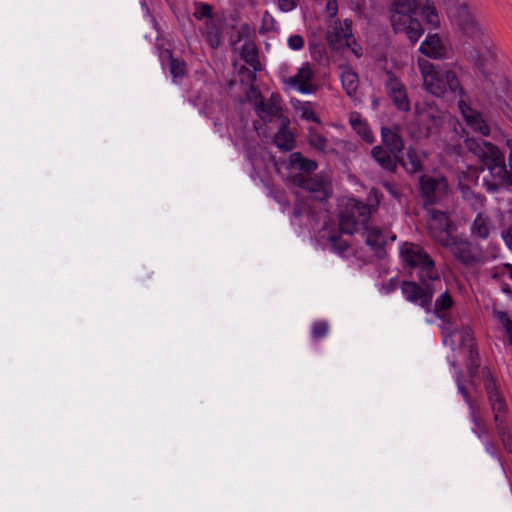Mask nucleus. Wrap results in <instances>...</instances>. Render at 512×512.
I'll return each instance as SVG.
<instances>
[{
	"mask_svg": "<svg viewBox=\"0 0 512 512\" xmlns=\"http://www.w3.org/2000/svg\"><path fill=\"white\" fill-rule=\"evenodd\" d=\"M467 145L489 171V176L484 179L488 192L512 186V175L506 168L503 154L495 145L484 140H471Z\"/></svg>",
	"mask_w": 512,
	"mask_h": 512,
	"instance_id": "obj_1",
	"label": "nucleus"
},
{
	"mask_svg": "<svg viewBox=\"0 0 512 512\" xmlns=\"http://www.w3.org/2000/svg\"><path fill=\"white\" fill-rule=\"evenodd\" d=\"M399 256L404 268L411 274L415 273L422 283L439 281L440 276L435 261L419 244L403 242L399 246Z\"/></svg>",
	"mask_w": 512,
	"mask_h": 512,
	"instance_id": "obj_2",
	"label": "nucleus"
},
{
	"mask_svg": "<svg viewBox=\"0 0 512 512\" xmlns=\"http://www.w3.org/2000/svg\"><path fill=\"white\" fill-rule=\"evenodd\" d=\"M419 70L423 79L424 88L437 97L451 91L461 90L457 75L449 69H439L426 59L418 60Z\"/></svg>",
	"mask_w": 512,
	"mask_h": 512,
	"instance_id": "obj_3",
	"label": "nucleus"
},
{
	"mask_svg": "<svg viewBox=\"0 0 512 512\" xmlns=\"http://www.w3.org/2000/svg\"><path fill=\"white\" fill-rule=\"evenodd\" d=\"M417 0H393L391 23L397 32H405L407 37L416 42L423 34L420 22L413 17Z\"/></svg>",
	"mask_w": 512,
	"mask_h": 512,
	"instance_id": "obj_4",
	"label": "nucleus"
},
{
	"mask_svg": "<svg viewBox=\"0 0 512 512\" xmlns=\"http://www.w3.org/2000/svg\"><path fill=\"white\" fill-rule=\"evenodd\" d=\"M444 342L447 344L449 339V345L452 349L457 347L462 348L469 359L470 369L478 367L477 362V350L475 349L473 332L469 327H463L460 330L453 326L452 323L447 322L443 328Z\"/></svg>",
	"mask_w": 512,
	"mask_h": 512,
	"instance_id": "obj_5",
	"label": "nucleus"
},
{
	"mask_svg": "<svg viewBox=\"0 0 512 512\" xmlns=\"http://www.w3.org/2000/svg\"><path fill=\"white\" fill-rule=\"evenodd\" d=\"M371 211L369 206L351 199L340 216V230L343 233L352 234L359 226H366Z\"/></svg>",
	"mask_w": 512,
	"mask_h": 512,
	"instance_id": "obj_6",
	"label": "nucleus"
},
{
	"mask_svg": "<svg viewBox=\"0 0 512 512\" xmlns=\"http://www.w3.org/2000/svg\"><path fill=\"white\" fill-rule=\"evenodd\" d=\"M443 247L457 260L469 267L480 264L484 259L483 252L478 246L455 235Z\"/></svg>",
	"mask_w": 512,
	"mask_h": 512,
	"instance_id": "obj_7",
	"label": "nucleus"
},
{
	"mask_svg": "<svg viewBox=\"0 0 512 512\" xmlns=\"http://www.w3.org/2000/svg\"><path fill=\"white\" fill-rule=\"evenodd\" d=\"M452 21L467 36L476 38L481 34V24L477 14L466 3L456 5L450 12Z\"/></svg>",
	"mask_w": 512,
	"mask_h": 512,
	"instance_id": "obj_8",
	"label": "nucleus"
},
{
	"mask_svg": "<svg viewBox=\"0 0 512 512\" xmlns=\"http://www.w3.org/2000/svg\"><path fill=\"white\" fill-rule=\"evenodd\" d=\"M420 190L425 202L428 204L444 200L451 192L445 177L430 175L420 177Z\"/></svg>",
	"mask_w": 512,
	"mask_h": 512,
	"instance_id": "obj_9",
	"label": "nucleus"
},
{
	"mask_svg": "<svg viewBox=\"0 0 512 512\" xmlns=\"http://www.w3.org/2000/svg\"><path fill=\"white\" fill-rule=\"evenodd\" d=\"M401 291L405 299L415 305H418L426 312H430L434 288L431 285L423 283V286L414 281H404L401 284Z\"/></svg>",
	"mask_w": 512,
	"mask_h": 512,
	"instance_id": "obj_10",
	"label": "nucleus"
},
{
	"mask_svg": "<svg viewBox=\"0 0 512 512\" xmlns=\"http://www.w3.org/2000/svg\"><path fill=\"white\" fill-rule=\"evenodd\" d=\"M314 71L309 63H303L295 75L284 77L283 84L286 89L298 91L301 94L316 92Z\"/></svg>",
	"mask_w": 512,
	"mask_h": 512,
	"instance_id": "obj_11",
	"label": "nucleus"
},
{
	"mask_svg": "<svg viewBox=\"0 0 512 512\" xmlns=\"http://www.w3.org/2000/svg\"><path fill=\"white\" fill-rule=\"evenodd\" d=\"M428 230L430 236L443 246L454 235L451 232V221L446 213L428 209Z\"/></svg>",
	"mask_w": 512,
	"mask_h": 512,
	"instance_id": "obj_12",
	"label": "nucleus"
},
{
	"mask_svg": "<svg viewBox=\"0 0 512 512\" xmlns=\"http://www.w3.org/2000/svg\"><path fill=\"white\" fill-rule=\"evenodd\" d=\"M327 41L333 49L350 47L354 43L352 21L349 19H345L343 22L335 20L327 32Z\"/></svg>",
	"mask_w": 512,
	"mask_h": 512,
	"instance_id": "obj_13",
	"label": "nucleus"
},
{
	"mask_svg": "<svg viewBox=\"0 0 512 512\" xmlns=\"http://www.w3.org/2000/svg\"><path fill=\"white\" fill-rule=\"evenodd\" d=\"M480 171L473 166H467L458 173V187L466 200H475L476 204H482V198L475 195L472 188L477 184Z\"/></svg>",
	"mask_w": 512,
	"mask_h": 512,
	"instance_id": "obj_14",
	"label": "nucleus"
},
{
	"mask_svg": "<svg viewBox=\"0 0 512 512\" xmlns=\"http://www.w3.org/2000/svg\"><path fill=\"white\" fill-rule=\"evenodd\" d=\"M386 90L399 110L408 111L410 102L405 86L392 74H387Z\"/></svg>",
	"mask_w": 512,
	"mask_h": 512,
	"instance_id": "obj_15",
	"label": "nucleus"
},
{
	"mask_svg": "<svg viewBox=\"0 0 512 512\" xmlns=\"http://www.w3.org/2000/svg\"><path fill=\"white\" fill-rule=\"evenodd\" d=\"M298 185L313 194L319 201L327 199L331 193L329 182L320 176L300 178Z\"/></svg>",
	"mask_w": 512,
	"mask_h": 512,
	"instance_id": "obj_16",
	"label": "nucleus"
},
{
	"mask_svg": "<svg viewBox=\"0 0 512 512\" xmlns=\"http://www.w3.org/2000/svg\"><path fill=\"white\" fill-rule=\"evenodd\" d=\"M416 113L419 123L425 125V135H428L433 127L438 126L442 118V112L430 103L416 106Z\"/></svg>",
	"mask_w": 512,
	"mask_h": 512,
	"instance_id": "obj_17",
	"label": "nucleus"
},
{
	"mask_svg": "<svg viewBox=\"0 0 512 512\" xmlns=\"http://www.w3.org/2000/svg\"><path fill=\"white\" fill-rule=\"evenodd\" d=\"M419 50L429 58L439 59L446 55L447 46L438 34H430L421 43Z\"/></svg>",
	"mask_w": 512,
	"mask_h": 512,
	"instance_id": "obj_18",
	"label": "nucleus"
},
{
	"mask_svg": "<svg viewBox=\"0 0 512 512\" xmlns=\"http://www.w3.org/2000/svg\"><path fill=\"white\" fill-rule=\"evenodd\" d=\"M458 105L464 119L473 130L479 132L483 136L489 134V127L479 113L472 110L462 100L459 101Z\"/></svg>",
	"mask_w": 512,
	"mask_h": 512,
	"instance_id": "obj_19",
	"label": "nucleus"
},
{
	"mask_svg": "<svg viewBox=\"0 0 512 512\" xmlns=\"http://www.w3.org/2000/svg\"><path fill=\"white\" fill-rule=\"evenodd\" d=\"M364 236H365L367 245L370 246L371 249L378 256H382L383 247L387 241L386 233L381 231L377 227L366 225L364 227Z\"/></svg>",
	"mask_w": 512,
	"mask_h": 512,
	"instance_id": "obj_20",
	"label": "nucleus"
},
{
	"mask_svg": "<svg viewBox=\"0 0 512 512\" xmlns=\"http://www.w3.org/2000/svg\"><path fill=\"white\" fill-rule=\"evenodd\" d=\"M381 136L382 142L389 148L394 157L399 158L404 148V142L397 128L383 127L381 129Z\"/></svg>",
	"mask_w": 512,
	"mask_h": 512,
	"instance_id": "obj_21",
	"label": "nucleus"
},
{
	"mask_svg": "<svg viewBox=\"0 0 512 512\" xmlns=\"http://www.w3.org/2000/svg\"><path fill=\"white\" fill-rule=\"evenodd\" d=\"M340 69V79L342 87L346 94L350 97H355L359 87L358 74L349 65H342Z\"/></svg>",
	"mask_w": 512,
	"mask_h": 512,
	"instance_id": "obj_22",
	"label": "nucleus"
},
{
	"mask_svg": "<svg viewBox=\"0 0 512 512\" xmlns=\"http://www.w3.org/2000/svg\"><path fill=\"white\" fill-rule=\"evenodd\" d=\"M425 158L424 151L410 147L406 152V158L401 160V164L408 173L414 174L422 171V163Z\"/></svg>",
	"mask_w": 512,
	"mask_h": 512,
	"instance_id": "obj_23",
	"label": "nucleus"
},
{
	"mask_svg": "<svg viewBox=\"0 0 512 512\" xmlns=\"http://www.w3.org/2000/svg\"><path fill=\"white\" fill-rule=\"evenodd\" d=\"M373 159L385 170L394 172L397 168V159L381 146H375L371 150Z\"/></svg>",
	"mask_w": 512,
	"mask_h": 512,
	"instance_id": "obj_24",
	"label": "nucleus"
},
{
	"mask_svg": "<svg viewBox=\"0 0 512 512\" xmlns=\"http://www.w3.org/2000/svg\"><path fill=\"white\" fill-rule=\"evenodd\" d=\"M485 387L493 411L502 412L505 408V404L498 393L495 380L489 372L487 373V378L485 380Z\"/></svg>",
	"mask_w": 512,
	"mask_h": 512,
	"instance_id": "obj_25",
	"label": "nucleus"
},
{
	"mask_svg": "<svg viewBox=\"0 0 512 512\" xmlns=\"http://www.w3.org/2000/svg\"><path fill=\"white\" fill-rule=\"evenodd\" d=\"M492 227L493 225L490 218L479 213L471 225V233L475 237L487 239Z\"/></svg>",
	"mask_w": 512,
	"mask_h": 512,
	"instance_id": "obj_26",
	"label": "nucleus"
},
{
	"mask_svg": "<svg viewBox=\"0 0 512 512\" xmlns=\"http://www.w3.org/2000/svg\"><path fill=\"white\" fill-rule=\"evenodd\" d=\"M291 104L302 120L320 123V119L315 114L311 102L294 99L291 101Z\"/></svg>",
	"mask_w": 512,
	"mask_h": 512,
	"instance_id": "obj_27",
	"label": "nucleus"
},
{
	"mask_svg": "<svg viewBox=\"0 0 512 512\" xmlns=\"http://www.w3.org/2000/svg\"><path fill=\"white\" fill-rule=\"evenodd\" d=\"M276 146L284 151H290L294 148V136L288 130V126L284 124L274 137Z\"/></svg>",
	"mask_w": 512,
	"mask_h": 512,
	"instance_id": "obj_28",
	"label": "nucleus"
},
{
	"mask_svg": "<svg viewBox=\"0 0 512 512\" xmlns=\"http://www.w3.org/2000/svg\"><path fill=\"white\" fill-rule=\"evenodd\" d=\"M492 314L494 318L500 324H502L507 334V343L509 346L512 347V321L509 318L508 314L505 311L499 309L496 305L493 306Z\"/></svg>",
	"mask_w": 512,
	"mask_h": 512,
	"instance_id": "obj_29",
	"label": "nucleus"
},
{
	"mask_svg": "<svg viewBox=\"0 0 512 512\" xmlns=\"http://www.w3.org/2000/svg\"><path fill=\"white\" fill-rule=\"evenodd\" d=\"M289 161L292 167L305 172H312L317 168L315 161L304 158L300 153H292L289 157Z\"/></svg>",
	"mask_w": 512,
	"mask_h": 512,
	"instance_id": "obj_30",
	"label": "nucleus"
},
{
	"mask_svg": "<svg viewBox=\"0 0 512 512\" xmlns=\"http://www.w3.org/2000/svg\"><path fill=\"white\" fill-rule=\"evenodd\" d=\"M421 15L424 17L426 22L434 28L439 27L440 18L438 12L432 2L427 0L421 9Z\"/></svg>",
	"mask_w": 512,
	"mask_h": 512,
	"instance_id": "obj_31",
	"label": "nucleus"
},
{
	"mask_svg": "<svg viewBox=\"0 0 512 512\" xmlns=\"http://www.w3.org/2000/svg\"><path fill=\"white\" fill-rule=\"evenodd\" d=\"M350 122L353 129L361 136L363 140H365L367 143L373 142L372 132L365 121L360 119L358 116H352Z\"/></svg>",
	"mask_w": 512,
	"mask_h": 512,
	"instance_id": "obj_32",
	"label": "nucleus"
},
{
	"mask_svg": "<svg viewBox=\"0 0 512 512\" xmlns=\"http://www.w3.org/2000/svg\"><path fill=\"white\" fill-rule=\"evenodd\" d=\"M241 56L247 64L253 67L254 70L259 69V61L257 59V51L253 43L248 42L242 46Z\"/></svg>",
	"mask_w": 512,
	"mask_h": 512,
	"instance_id": "obj_33",
	"label": "nucleus"
},
{
	"mask_svg": "<svg viewBox=\"0 0 512 512\" xmlns=\"http://www.w3.org/2000/svg\"><path fill=\"white\" fill-rule=\"evenodd\" d=\"M489 272L494 279L501 281L512 280V265L510 264L495 266Z\"/></svg>",
	"mask_w": 512,
	"mask_h": 512,
	"instance_id": "obj_34",
	"label": "nucleus"
},
{
	"mask_svg": "<svg viewBox=\"0 0 512 512\" xmlns=\"http://www.w3.org/2000/svg\"><path fill=\"white\" fill-rule=\"evenodd\" d=\"M453 305V300L450 294L446 291L442 293L435 301L434 311L436 314L450 309Z\"/></svg>",
	"mask_w": 512,
	"mask_h": 512,
	"instance_id": "obj_35",
	"label": "nucleus"
},
{
	"mask_svg": "<svg viewBox=\"0 0 512 512\" xmlns=\"http://www.w3.org/2000/svg\"><path fill=\"white\" fill-rule=\"evenodd\" d=\"M309 143L311 146H313L315 149L319 151H326L327 139L320 133L316 132L315 130L309 131Z\"/></svg>",
	"mask_w": 512,
	"mask_h": 512,
	"instance_id": "obj_36",
	"label": "nucleus"
},
{
	"mask_svg": "<svg viewBox=\"0 0 512 512\" xmlns=\"http://www.w3.org/2000/svg\"><path fill=\"white\" fill-rule=\"evenodd\" d=\"M170 72L174 81L182 78L186 72V66L183 61L178 59H171L170 62Z\"/></svg>",
	"mask_w": 512,
	"mask_h": 512,
	"instance_id": "obj_37",
	"label": "nucleus"
},
{
	"mask_svg": "<svg viewBox=\"0 0 512 512\" xmlns=\"http://www.w3.org/2000/svg\"><path fill=\"white\" fill-rule=\"evenodd\" d=\"M278 110L279 108L274 104H265L263 102H260L257 105V112L263 119H265L266 117L274 116L275 114L278 113Z\"/></svg>",
	"mask_w": 512,
	"mask_h": 512,
	"instance_id": "obj_38",
	"label": "nucleus"
},
{
	"mask_svg": "<svg viewBox=\"0 0 512 512\" xmlns=\"http://www.w3.org/2000/svg\"><path fill=\"white\" fill-rule=\"evenodd\" d=\"M318 5L324 6L325 13L333 18L338 13V3L337 0H315Z\"/></svg>",
	"mask_w": 512,
	"mask_h": 512,
	"instance_id": "obj_39",
	"label": "nucleus"
},
{
	"mask_svg": "<svg viewBox=\"0 0 512 512\" xmlns=\"http://www.w3.org/2000/svg\"><path fill=\"white\" fill-rule=\"evenodd\" d=\"M329 325L325 321H317L312 326V337L314 339H320L327 335Z\"/></svg>",
	"mask_w": 512,
	"mask_h": 512,
	"instance_id": "obj_40",
	"label": "nucleus"
},
{
	"mask_svg": "<svg viewBox=\"0 0 512 512\" xmlns=\"http://www.w3.org/2000/svg\"><path fill=\"white\" fill-rule=\"evenodd\" d=\"M212 13V7L209 4L199 3L196 5L194 16L202 20L204 18H209Z\"/></svg>",
	"mask_w": 512,
	"mask_h": 512,
	"instance_id": "obj_41",
	"label": "nucleus"
},
{
	"mask_svg": "<svg viewBox=\"0 0 512 512\" xmlns=\"http://www.w3.org/2000/svg\"><path fill=\"white\" fill-rule=\"evenodd\" d=\"M329 241H330L332 247L339 253L344 252L348 247V243L346 241L342 240V238L336 234L330 235Z\"/></svg>",
	"mask_w": 512,
	"mask_h": 512,
	"instance_id": "obj_42",
	"label": "nucleus"
},
{
	"mask_svg": "<svg viewBox=\"0 0 512 512\" xmlns=\"http://www.w3.org/2000/svg\"><path fill=\"white\" fill-rule=\"evenodd\" d=\"M304 38L301 35L295 34L288 38V46L292 50H301L304 47Z\"/></svg>",
	"mask_w": 512,
	"mask_h": 512,
	"instance_id": "obj_43",
	"label": "nucleus"
},
{
	"mask_svg": "<svg viewBox=\"0 0 512 512\" xmlns=\"http://www.w3.org/2000/svg\"><path fill=\"white\" fill-rule=\"evenodd\" d=\"M299 0H277V7L282 12H290L297 7Z\"/></svg>",
	"mask_w": 512,
	"mask_h": 512,
	"instance_id": "obj_44",
	"label": "nucleus"
},
{
	"mask_svg": "<svg viewBox=\"0 0 512 512\" xmlns=\"http://www.w3.org/2000/svg\"><path fill=\"white\" fill-rule=\"evenodd\" d=\"M206 38L212 48H217L220 45V34L217 29L208 30Z\"/></svg>",
	"mask_w": 512,
	"mask_h": 512,
	"instance_id": "obj_45",
	"label": "nucleus"
},
{
	"mask_svg": "<svg viewBox=\"0 0 512 512\" xmlns=\"http://www.w3.org/2000/svg\"><path fill=\"white\" fill-rule=\"evenodd\" d=\"M501 237L507 248L512 252V224L502 230Z\"/></svg>",
	"mask_w": 512,
	"mask_h": 512,
	"instance_id": "obj_46",
	"label": "nucleus"
},
{
	"mask_svg": "<svg viewBox=\"0 0 512 512\" xmlns=\"http://www.w3.org/2000/svg\"><path fill=\"white\" fill-rule=\"evenodd\" d=\"M506 144L509 148V156H508V162H509V165H510V168L512 170V140H507L506 141Z\"/></svg>",
	"mask_w": 512,
	"mask_h": 512,
	"instance_id": "obj_47",
	"label": "nucleus"
},
{
	"mask_svg": "<svg viewBox=\"0 0 512 512\" xmlns=\"http://www.w3.org/2000/svg\"><path fill=\"white\" fill-rule=\"evenodd\" d=\"M459 390L462 393V395L464 396V398L469 402V397H468L466 389L463 386L459 385Z\"/></svg>",
	"mask_w": 512,
	"mask_h": 512,
	"instance_id": "obj_48",
	"label": "nucleus"
},
{
	"mask_svg": "<svg viewBox=\"0 0 512 512\" xmlns=\"http://www.w3.org/2000/svg\"><path fill=\"white\" fill-rule=\"evenodd\" d=\"M352 51L354 52V54H355L357 57H360V56H361V54H360V53H358V51H357L356 49H354V48H353V49H352Z\"/></svg>",
	"mask_w": 512,
	"mask_h": 512,
	"instance_id": "obj_49",
	"label": "nucleus"
},
{
	"mask_svg": "<svg viewBox=\"0 0 512 512\" xmlns=\"http://www.w3.org/2000/svg\"><path fill=\"white\" fill-rule=\"evenodd\" d=\"M385 187H386L390 192H392V189H391V187H390V185H389V184H385Z\"/></svg>",
	"mask_w": 512,
	"mask_h": 512,
	"instance_id": "obj_50",
	"label": "nucleus"
}]
</instances>
